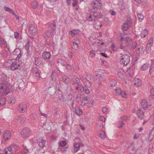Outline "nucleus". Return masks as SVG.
<instances>
[{"label": "nucleus", "mask_w": 154, "mask_h": 154, "mask_svg": "<svg viewBox=\"0 0 154 154\" xmlns=\"http://www.w3.org/2000/svg\"><path fill=\"white\" fill-rule=\"evenodd\" d=\"M62 79L65 83L68 84L70 82V80L69 78L66 75H64L62 77Z\"/></svg>", "instance_id": "obj_19"}, {"label": "nucleus", "mask_w": 154, "mask_h": 154, "mask_svg": "<svg viewBox=\"0 0 154 154\" xmlns=\"http://www.w3.org/2000/svg\"><path fill=\"white\" fill-rule=\"evenodd\" d=\"M97 125L98 127L100 129L103 128V125L102 123L97 124Z\"/></svg>", "instance_id": "obj_64"}, {"label": "nucleus", "mask_w": 154, "mask_h": 154, "mask_svg": "<svg viewBox=\"0 0 154 154\" xmlns=\"http://www.w3.org/2000/svg\"><path fill=\"white\" fill-rule=\"evenodd\" d=\"M11 133L9 131H5L3 134V138L5 140H8L11 137Z\"/></svg>", "instance_id": "obj_9"}, {"label": "nucleus", "mask_w": 154, "mask_h": 154, "mask_svg": "<svg viewBox=\"0 0 154 154\" xmlns=\"http://www.w3.org/2000/svg\"><path fill=\"white\" fill-rule=\"evenodd\" d=\"M141 105L143 108L145 110H146L148 108V104L146 100L145 99H143L141 101Z\"/></svg>", "instance_id": "obj_14"}, {"label": "nucleus", "mask_w": 154, "mask_h": 154, "mask_svg": "<svg viewBox=\"0 0 154 154\" xmlns=\"http://www.w3.org/2000/svg\"><path fill=\"white\" fill-rule=\"evenodd\" d=\"M50 26L52 31L55 30L56 29V24L54 23H51Z\"/></svg>", "instance_id": "obj_45"}, {"label": "nucleus", "mask_w": 154, "mask_h": 154, "mask_svg": "<svg viewBox=\"0 0 154 154\" xmlns=\"http://www.w3.org/2000/svg\"><path fill=\"white\" fill-rule=\"evenodd\" d=\"M96 77L97 78H100L102 77L101 75L99 72H96Z\"/></svg>", "instance_id": "obj_56"}, {"label": "nucleus", "mask_w": 154, "mask_h": 154, "mask_svg": "<svg viewBox=\"0 0 154 154\" xmlns=\"http://www.w3.org/2000/svg\"><path fill=\"white\" fill-rule=\"evenodd\" d=\"M148 32L146 29H144L142 31L141 33V36L142 38H145L148 34Z\"/></svg>", "instance_id": "obj_27"}, {"label": "nucleus", "mask_w": 154, "mask_h": 154, "mask_svg": "<svg viewBox=\"0 0 154 154\" xmlns=\"http://www.w3.org/2000/svg\"><path fill=\"white\" fill-rule=\"evenodd\" d=\"M51 34V33L50 31H47L43 34V35L45 37H48L50 36Z\"/></svg>", "instance_id": "obj_44"}, {"label": "nucleus", "mask_w": 154, "mask_h": 154, "mask_svg": "<svg viewBox=\"0 0 154 154\" xmlns=\"http://www.w3.org/2000/svg\"><path fill=\"white\" fill-rule=\"evenodd\" d=\"M57 62L59 65H61L63 66H65L66 64L64 60L60 59L57 60Z\"/></svg>", "instance_id": "obj_26"}, {"label": "nucleus", "mask_w": 154, "mask_h": 154, "mask_svg": "<svg viewBox=\"0 0 154 154\" xmlns=\"http://www.w3.org/2000/svg\"><path fill=\"white\" fill-rule=\"evenodd\" d=\"M31 132L30 129L27 128H25L23 129L21 132L22 137L23 138H25L28 136L29 134Z\"/></svg>", "instance_id": "obj_7"}, {"label": "nucleus", "mask_w": 154, "mask_h": 154, "mask_svg": "<svg viewBox=\"0 0 154 154\" xmlns=\"http://www.w3.org/2000/svg\"><path fill=\"white\" fill-rule=\"evenodd\" d=\"M19 36V33L17 32H16L14 33V37L16 38H17Z\"/></svg>", "instance_id": "obj_62"}, {"label": "nucleus", "mask_w": 154, "mask_h": 154, "mask_svg": "<svg viewBox=\"0 0 154 154\" xmlns=\"http://www.w3.org/2000/svg\"><path fill=\"white\" fill-rule=\"evenodd\" d=\"M93 25L94 27L97 29H100L102 26L101 23L97 20L94 22Z\"/></svg>", "instance_id": "obj_11"}, {"label": "nucleus", "mask_w": 154, "mask_h": 154, "mask_svg": "<svg viewBox=\"0 0 154 154\" xmlns=\"http://www.w3.org/2000/svg\"><path fill=\"white\" fill-rule=\"evenodd\" d=\"M137 16L138 20L140 21H142L144 18L143 16L141 14H138Z\"/></svg>", "instance_id": "obj_37"}, {"label": "nucleus", "mask_w": 154, "mask_h": 154, "mask_svg": "<svg viewBox=\"0 0 154 154\" xmlns=\"http://www.w3.org/2000/svg\"><path fill=\"white\" fill-rule=\"evenodd\" d=\"M75 30H73L70 31V33L72 37H74L76 34L75 33Z\"/></svg>", "instance_id": "obj_61"}, {"label": "nucleus", "mask_w": 154, "mask_h": 154, "mask_svg": "<svg viewBox=\"0 0 154 154\" xmlns=\"http://www.w3.org/2000/svg\"><path fill=\"white\" fill-rule=\"evenodd\" d=\"M76 89L77 91H79V90L80 91H82L84 90L83 87L80 85H78V86L76 87Z\"/></svg>", "instance_id": "obj_48"}, {"label": "nucleus", "mask_w": 154, "mask_h": 154, "mask_svg": "<svg viewBox=\"0 0 154 154\" xmlns=\"http://www.w3.org/2000/svg\"><path fill=\"white\" fill-rule=\"evenodd\" d=\"M29 33L32 36H35L38 33V30L37 27L34 24H31L29 26Z\"/></svg>", "instance_id": "obj_3"}, {"label": "nucleus", "mask_w": 154, "mask_h": 154, "mask_svg": "<svg viewBox=\"0 0 154 154\" xmlns=\"http://www.w3.org/2000/svg\"><path fill=\"white\" fill-rule=\"evenodd\" d=\"M91 98L89 96H87L83 98V100L81 102V105L82 106H85L87 103L90 101Z\"/></svg>", "instance_id": "obj_10"}, {"label": "nucleus", "mask_w": 154, "mask_h": 154, "mask_svg": "<svg viewBox=\"0 0 154 154\" xmlns=\"http://www.w3.org/2000/svg\"><path fill=\"white\" fill-rule=\"evenodd\" d=\"M149 73L152 76L154 77V66H151L149 70Z\"/></svg>", "instance_id": "obj_31"}, {"label": "nucleus", "mask_w": 154, "mask_h": 154, "mask_svg": "<svg viewBox=\"0 0 154 154\" xmlns=\"http://www.w3.org/2000/svg\"><path fill=\"white\" fill-rule=\"evenodd\" d=\"M59 100L62 102H65L66 100V99L63 96L61 95L59 97Z\"/></svg>", "instance_id": "obj_46"}, {"label": "nucleus", "mask_w": 154, "mask_h": 154, "mask_svg": "<svg viewBox=\"0 0 154 154\" xmlns=\"http://www.w3.org/2000/svg\"><path fill=\"white\" fill-rule=\"evenodd\" d=\"M137 44L136 42H134L132 43V45L131 47V50H134L137 46Z\"/></svg>", "instance_id": "obj_40"}, {"label": "nucleus", "mask_w": 154, "mask_h": 154, "mask_svg": "<svg viewBox=\"0 0 154 154\" xmlns=\"http://www.w3.org/2000/svg\"><path fill=\"white\" fill-rule=\"evenodd\" d=\"M66 69L68 71H70L72 69L71 66L69 65H67L66 66Z\"/></svg>", "instance_id": "obj_59"}, {"label": "nucleus", "mask_w": 154, "mask_h": 154, "mask_svg": "<svg viewBox=\"0 0 154 154\" xmlns=\"http://www.w3.org/2000/svg\"><path fill=\"white\" fill-rule=\"evenodd\" d=\"M153 42V38L152 37H151L149 39L148 41V44L150 45H152Z\"/></svg>", "instance_id": "obj_55"}, {"label": "nucleus", "mask_w": 154, "mask_h": 154, "mask_svg": "<svg viewBox=\"0 0 154 154\" xmlns=\"http://www.w3.org/2000/svg\"><path fill=\"white\" fill-rule=\"evenodd\" d=\"M121 90L120 88H117L115 90L114 93L116 95H118L120 94Z\"/></svg>", "instance_id": "obj_38"}, {"label": "nucleus", "mask_w": 154, "mask_h": 154, "mask_svg": "<svg viewBox=\"0 0 154 154\" xmlns=\"http://www.w3.org/2000/svg\"><path fill=\"white\" fill-rule=\"evenodd\" d=\"M9 91L6 85L4 83H0V93L8 94Z\"/></svg>", "instance_id": "obj_6"}, {"label": "nucleus", "mask_w": 154, "mask_h": 154, "mask_svg": "<svg viewBox=\"0 0 154 154\" xmlns=\"http://www.w3.org/2000/svg\"><path fill=\"white\" fill-rule=\"evenodd\" d=\"M6 102V98L5 97H2L0 99V105L3 106L5 104Z\"/></svg>", "instance_id": "obj_35"}, {"label": "nucleus", "mask_w": 154, "mask_h": 154, "mask_svg": "<svg viewBox=\"0 0 154 154\" xmlns=\"http://www.w3.org/2000/svg\"><path fill=\"white\" fill-rule=\"evenodd\" d=\"M66 144V142L65 141H63L60 142V145L61 146H64Z\"/></svg>", "instance_id": "obj_54"}, {"label": "nucleus", "mask_w": 154, "mask_h": 154, "mask_svg": "<svg viewBox=\"0 0 154 154\" xmlns=\"http://www.w3.org/2000/svg\"><path fill=\"white\" fill-rule=\"evenodd\" d=\"M120 94L122 96L123 98H125L126 97V95L124 91H121Z\"/></svg>", "instance_id": "obj_58"}, {"label": "nucleus", "mask_w": 154, "mask_h": 154, "mask_svg": "<svg viewBox=\"0 0 154 154\" xmlns=\"http://www.w3.org/2000/svg\"><path fill=\"white\" fill-rule=\"evenodd\" d=\"M13 53L14 55L17 56L16 57V60H18L21 56L20 54V49L18 48L16 49L14 51Z\"/></svg>", "instance_id": "obj_12"}, {"label": "nucleus", "mask_w": 154, "mask_h": 154, "mask_svg": "<svg viewBox=\"0 0 154 154\" xmlns=\"http://www.w3.org/2000/svg\"><path fill=\"white\" fill-rule=\"evenodd\" d=\"M31 5L32 8L34 9H35L38 6V4L36 1H33L32 2Z\"/></svg>", "instance_id": "obj_36"}, {"label": "nucleus", "mask_w": 154, "mask_h": 154, "mask_svg": "<svg viewBox=\"0 0 154 154\" xmlns=\"http://www.w3.org/2000/svg\"><path fill=\"white\" fill-rule=\"evenodd\" d=\"M39 59L37 57L35 58V64L36 66H38L39 65V63L40 62Z\"/></svg>", "instance_id": "obj_50"}, {"label": "nucleus", "mask_w": 154, "mask_h": 154, "mask_svg": "<svg viewBox=\"0 0 154 154\" xmlns=\"http://www.w3.org/2000/svg\"><path fill=\"white\" fill-rule=\"evenodd\" d=\"M102 111L104 113H106L108 111V109L104 107L102 109Z\"/></svg>", "instance_id": "obj_63"}, {"label": "nucleus", "mask_w": 154, "mask_h": 154, "mask_svg": "<svg viewBox=\"0 0 154 154\" xmlns=\"http://www.w3.org/2000/svg\"><path fill=\"white\" fill-rule=\"evenodd\" d=\"M149 67V64L147 63L144 64L141 67V69L143 71H145L147 70Z\"/></svg>", "instance_id": "obj_34"}, {"label": "nucleus", "mask_w": 154, "mask_h": 154, "mask_svg": "<svg viewBox=\"0 0 154 154\" xmlns=\"http://www.w3.org/2000/svg\"><path fill=\"white\" fill-rule=\"evenodd\" d=\"M4 9L6 11L9 12L11 14H12L13 13L14 11L13 10L9 8L6 7L5 6L4 7Z\"/></svg>", "instance_id": "obj_39"}, {"label": "nucleus", "mask_w": 154, "mask_h": 154, "mask_svg": "<svg viewBox=\"0 0 154 154\" xmlns=\"http://www.w3.org/2000/svg\"><path fill=\"white\" fill-rule=\"evenodd\" d=\"M69 92L68 93V98L71 100L72 99V94H71V90H69Z\"/></svg>", "instance_id": "obj_49"}, {"label": "nucleus", "mask_w": 154, "mask_h": 154, "mask_svg": "<svg viewBox=\"0 0 154 154\" xmlns=\"http://www.w3.org/2000/svg\"><path fill=\"white\" fill-rule=\"evenodd\" d=\"M90 55L91 57H94L95 55V51H94L91 50L90 52Z\"/></svg>", "instance_id": "obj_53"}, {"label": "nucleus", "mask_w": 154, "mask_h": 154, "mask_svg": "<svg viewBox=\"0 0 154 154\" xmlns=\"http://www.w3.org/2000/svg\"><path fill=\"white\" fill-rule=\"evenodd\" d=\"M121 63L127 65L130 62V57L127 54H123L120 58Z\"/></svg>", "instance_id": "obj_2"}, {"label": "nucleus", "mask_w": 154, "mask_h": 154, "mask_svg": "<svg viewBox=\"0 0 154 154\" xmlns=\"http://www.w3.org/2000/svg\"><path fill=\"white\" fill-rule=\"evenodd\" d=\"M5 154H12V148L10 146L7 147L4 151Z\"/></svg>", "instance_id": "obj_18"}, {"label": "nucleus", "mask_w": 154, "mask_h": 154, "mask_svg": "<svg viewBox=\"0 0 154 154\" xmlns=\"http://www.w3.org/2000/svg\"><path fill=\"white\" fill-rule=\"evenodd\" d=\"M99 136L102 139H104L106 137L105 133L103 131H101L99 133Z\"/></svg>", "instance_id": "obj_30"}, {"label": "nucleus", "mask_w": 154, "mask_h": 154, "mask_svg": "<svg viewBox=\"0 0 154 154\" xmlns=\"http://www.w3.org/2000/svg\"><path fill=\"white\" fill-rule=\"evenodd\" d=\"M17 121L18 122L21 123L25 121V119L23 116H19L17 118Z\"/></svg>", "instance_id": "obj_29"}, {"label": "nucleus", "mask_w": 154, "mask_h": 154, "mask_svg": "<svg viewBox=\"0 0 154 154\" xmlns=\"http://www.w3.org/2000/svg\"><path fill=\"white\" fill-rule=\"evenodd\" d=\"M152 46L151 45H150L147 44L146 46V51L147 52V53H149L151 50V48Z\"/></svg>", "instance_id": "obj_42"}, {"label": "nucleus", "mask_w": 154, "mask_h": 154, "mask_svg": "<svg viewBox=\"0 0 154 154\" xmlns=\"http://www.w3.org/2000/svg\"><path fill=\"white\" fill-rule=\"evenodd\" d=\"M120 37L121 38L120 41L121 42L124 41L126 43H128L131 41V38L128 37L124 38L122 36H120Z\"/></svg>", "instance_id": "obj_22"}, {"label": "nucleus", "mask_w": 154, "mask_h": 154, "mask_svg": "<svg viewBox=\"0 0 154 154\" xmlns=\"http://www.w3.org/2000/svg\"><path fill=\"white\" fill-rule=\"evenodd\" d=\"M30 41H28L26 44L25 45V48L27 51H28L29 50V49L30 47Z\"/></svg>", "instance_id": "obj_41"}, {"label": "nucleus", "mask_w": 154, "mask_h": 154, "mask_svg": "<svg viewBox=\"0 0 154 154\" xmlns=\"http://www.w3.org/2000/svg\"><path fill=\"white\" fill-rule=\"evenodd\" d=\"M137 112L138 118L140 119H142L143 118V112L140 109H139Z\"/></svg>", "instance_id": "obj_20"}, {"label": "nucleus", "mask_w": 154, "mask_h": 154, "mask_svg": "<svg viewBox=\"0 0 154 154\" xmlns=\"http://www.w3.org/2000/svg\"><path fill=\"white\" fill-rule=\"evenodd\" d=\"M89 103L91 104V105H89V104L88 105V107H92L94 105L95 103V102L94 101V100H90V101H89Z\"/></svg>", "instance_id": "obj_51"}, {"label": "nucleus", "mask_w": 154, "mask_h": 154, "mask_svg": "<svg viewBox=\"0 0 154 154\" xmlns=\"http://www.w3.org/2000/svg\"><path fill=\"white\" fill-rule=\"evenodd\" d=\"M33 75L35 79H39L40 78L39 71L36 67H34L32 69Z\"/></svg>", "instance_id": "obj_8"}, {"label": "nucleus", "mask_w": 154, "mask_h": 154, "mask_svg": "<svg viewBox=\"0 0 154 154\" xmlns=\"http://www.w3.org/2000/svg\"><path fill=\"white\" fill-rule=\"evenodd\" d=\"M73 79L74 83L76 84L77 85H79L80 84V82L78 77L76 75H75L73 77Z\"/></svg>", "instance_id": "obj_28"}, {"label": "nucleus", "mask_w": 154, "mask_h": 154, "mask_svg": "<svg viewBox=\"0 0 154 154\" xmlns=\"http://www.w3.org/2000/svg\"><path fill=\"white\" fill-rule=\"evenodd\" d=\"M22 63L21 62L18 61L17 62L16 61L13 62L11 66V69L13 70H14L16 69H20L21 68Z\"/></svg>", "instance_id": "obj_4"}, {"label": "nucleus", "mask_w": 154, "mask_h": 154, "mask_svg": "<svg viewBox=\"0 0 154 154\" xmlns=\"http://www.w3.org/2000/svg\"><path fill=\"white\" fill-rule=\"evenodd\" d=\"M143 48L142 47H140L138 49V50L137 51V52L138 54H140L143 50Z\"/></svg>", "instance_id": "obj_60"}, {"label": "nucleus", "mask_w": 154, "mask_h": 154, "mask_svg": "<svg viewBox=\"0 0 154 154\" xmlns=\"http://www.w3.org/2000/svg\"><path fill=\"white\" fill-rule=\"evenodd\" d=\"M75 112L76 114L78 115H81L82 114V112L78 107L75 108Z\"/></svg>", "instance_id": "obj_33"}, {"label": "nucleus", "mask_w": 154, "mask_h": 154, "mask_svg": "<svg viewBox=\"0 0 154 154\" xmlns=\"http://www.w3.org/2000/svg\"><path fill=\"white\" fill-rule=\"evenodd\" d=\"M2 55L3 57H6L8 55L7 51L5 50H3L1 54Z\"/></svg>", "instance_id": "obj_43"}, {"label": "nucleus", "mask_w": 154, "mask_h": 154, "mask_svg": "<svg viewBox=\"0 0 154 154\" xmlns=\"http://www.w3.org/2000/svg\"><path fill=\"white\" fill-rule=\"evenodd\" d=\"M130 25L128 24L127 23H125L123 24L122 26V29L125 30H127L129 28Z\"/></svg>", "instance_id": "obj_32"}, {"label": "nucleus", "mask_w": 154, "mask_h": 154, "mask_svg": "<svg viewBox=\"0 0 154 154\" xmlns=\"http://www.w3.org/2000/svg\"><path fill=\"white\" fill-rule=\"evenodd\" d=\"M27 109V105L24 103H20L17 107V110L21 113H23L26 111Z\"/></svg>", "instance_id": "obj_5"}, {"label": "nucleus", "mask_w": 154, "mask_h": 154, "mask_svg": "<svg viewBox=\"0 0 154 154\" xmlns=\"http://www.w3.org/2000/svg\"><path fill=\"white\" fill-rule=\"evenodd\" d=\"M78 40H74L73 41V45L72 48L75 50H77L78 49Z\"/></svg>", "instance_id": "obj_15"}, {"label": "nucleus", "mask_w": 154, "mask_h": 154, "mask_svg": "<svg viewBox=\"0 0 154 154\" xmlns=\"http://www.w3.org/2000/svg\"><path fill=\"white\" fill-rule=\"evenodd\" d=\"M13 60H15L14 59H12L10 60H8L5 63V66L6 67H9L10 66L11 67V64H12Z\"/></svg>", "instance_id": "obj_23"}, {"label": "nucleus", "mask_w": 154, "mask_h": 154, "mask_svg": "<svg viewBox=\"0 0 154 154\" xmlns=\"http://www.w3.org/2000/svg\"><path fill=\"white\" fill-rule=\"evenodd\" d=\"M111 50L114 51H116L117 50V47L114 44H112L111 45Z\"/></svg>", "instance_id": "obj_47"}, {"label": "nucleus", "mask_w": 154, "mask_h": 154, "mask_svg": "<svg viewBox=\"0 0 154 154\" xmlns=\"http://www.w3.org/2000/svg\"><path fill=\"white\" fill-rule=\"evenodd\" d=\"M93 9V12L96 13L97 11V9H101L102 5L101 4V0H94L91 3Z\"/></svg>", "instance_id": "obj_1"}, {"label": "nucleus", "mask_w": 154, "mask_h": 154, "mask_svg": "<svg viewBox=\"0 0 154 154\" xmlns=\"http://www.w3.org/2000/svg\"><path fill=\"white\" fill-rule=\"evenodd\" d=\"M127 22L128 24L131 25L132 23V20L130 18H128L127 20Z\"/></svg>", "instance_id": "obj_57"}, {"label": "nucleus", "mask_w": 154, "mask_h": 154, "mask_svg": "<svg viewBox=\"0 0 154 154\" xmlns=\"http://www.w3.org/2000/svg\"><path fill=\"white\" fill-rule=\"evenodd\" d=\"M85 79L88 82V84H86L85 85V86H86L88 87H89L91 86L92 84L91 82H90V81L91 79V76L90 75H87Z\"/></svg>", "instance_id": "obj_16"}, {"label": "nucleus", "mask_w": 154, "mask_h": 154, "mask_svg": "<svg viewBox=\"0 0 154 154\" xmlns=\"http://www.w3.org/2000/svg\"><path fill=\"white\" fill-rule=\"evenodd\" d=\"M142 85V82L139 79H135L134 85L137 87L140 86Z\"/></svg>", "instance_id": "obj_25"}, {"label": "nucleus", "mask_w": 154, "mask_h": 154, "mask_svg": "<svg viewBox=\"0 0 154 154\" xmlns=\"http://www.w3.org/2000/svg\"><path fill=\"white\" fill-rule=\"evenodd\" d=\"M124 125V124L122 121H121L118 123L117 127L118 128H122Z\"/></svg>", "instance_id": "obj_52"}, {"label": "nucleus", "mask_w": 154, "mask_h": 154, "mask_svg": "<svg viewBox=\"0 0 154 154\" xmlns=\"http://www.w3.org/2000/svg\"><path fill=\"white\" fill-rule=\"evenodd\" d=\"M38 144L41 148H43L45 146V140L43 139H39L38 140Z\"/></svg>", "instance_id": "obj_24"}, {"label": "nucleus", "mask_w": 154, "mask_h": 154, "mask_svg": "<svg viewBox=\"0 0 154 154\" xmlns=\"http://www.w3.org/2000/svg\"><path fill=\"white\" fill-rule=\"evenodd\" d=\"M87 20L88 21H95L97 20V18L96 16L94 14L90 15L89 17L88 18Z\"/></svg>", "instance_id": "obj_17"}, {"label": "nucleus", "mask_w": 154, "mask_h": 154, "mask_svg": "<svg viewBox=\"0 0 154 154\" xmlns=\"http://www.w3.org/2000/svg\"><path fill=\"white\" fill-rule=\"evenodd\" d=\"M43 57L45 60H49L51 57V56L50 53L49 52H44L43 53Z\"/></svg>", "instance_id": "obj_13"}, {"label": "nucleus", "mask_w": 154, "mask_h": 154, "mask_svg": "<svg viewBox=\"0 0 154 154\" xmlns=\"http://www.w3.org/2000/svg\"><path fill=\"white\" fill-rule=\"evenodd\" d=\"M80 144L79 143H74V151L75 152H77L80 149Z\"/></svg>", "instance_id": "obj_21"}]
</instances>
